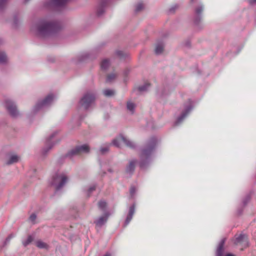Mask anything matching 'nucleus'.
Returning <instances> with one entry per match:
<instances>
[{
    "label": "nucleus",
    "mask_w": 256,
    "mask_h": 256,
    "mask_svg": "<svg viewBox=\"0 0 256 256\" xmlns=\"http://www.w3.org/2000/svg\"><path fill=\"white\" fill-rule=\"evenodd\" d=\"M18 160L19 157L17 155H12L10 157L9 160L6 162V164L10 165L18 162Z\"/></svg>",
    "instance_id": "b1692460"
},
{
    "label": "nucleus",
    "mask_w": 256,
    "mask_h": 256,
    "mask_svg": "<svg viewBox=\"0 0 256 256\" xmlns=\"http://www.w3.org/2000/svg\"><path fill=\"white\" fill-rule=\"evenodd\" d=\"M96 189V186L94 185L93 186H90L88 190V192H87V194H88V197H90V194H91V193L94 192V190H95Z\"/></svg>",
    "instance_id": "4c0bfd02"
},
{
    "label": "nucleus",
    "mask_w": 256,
    "mask_h": 256,
    "mask_svg": "<svg viewBox=\"0 0 256 256\" xmlns=\"http://www.w3.org/2000/svg\"><path fill=\"white\" fill-rule=\"evenodd\" d=\"M103 94L106 97H112L115 94V92L112 90L106 89L104 90Z\"/></svg>",
    "instance_id": "cd10ccee"
},
{
    "label": "nucleus",
    "mask_w": 256,
    "mask_h": 256,
    "mask_svg": "<svg viewBox=\"0 0 256 256\" xmlns=\"http://www.w3.org/2000/svg\"><path fill=\"white\" fill-rule=\"evenodd\" d=\"M90 58V54L88 52L82 54L77 57L78 61L79 62H84Z\"/></svg>",
    "instance_id": "4be33fe9"
},
{
    "label": "nucleus",
    "mask_w": 256,
    "mask_h": 256,
    "mask_svg": "<svg viewBox=\"0 0 256 256\" xmlns=\"http://www.w3.org/2000/svg\"><path fill=\"white\" fill-rule=\"evenodd\" d=\"M196 0H190V2L191 4H193V3L195 2H196Z\"/></svg>",
    "instance_id": "5fc2aeb1"
},
{
    "label": "nucleus",
    "mask_w": 256,
    "mask_h": 256,
    "mask_svg": "<svg viewBox=\"0 0 256 256\" xmlns=\"http://www.w3.org/2000/svg\"><path fill=\"white\" fill-rule=\"evenodd\" d=\"M4 104L6 110L12 117L16 118L18 116L19 112L17 106L14 101L10 99H6Z\"/></svg>",
    "instance_id": "1a4fd4ad"
},
{
    "label": "nucleus",
    "mask_w": 256,
    "mask_h": 256,
    "mask_svg": "<svg viewBox=\"0 0 256 256\" xmlns=\"http://www.w3.org/2000/svg\"><path fill=\"white\" fill-rule=\"evenodd\" d=\"M70 0H48L44 4V7L48 10L58 12L64 9Z\"/></svg>",
    "instance_id": "20e7f679"
},
{
    "label": "nucleus",
    "mask_w": 256,
    "mask_h": 256,
    "mask_svg": "<svg viewBox=\"0 0 256 256\" xmlns=\"http://www.w3.org/2000/svg\"><path fill=\"white\" fill-rule=\"evenodd\" d=\"M244 208V207L242 206L238 208V210H237V215L238 216H240L242 214Z\"/></svg>",
    "instance_id": "a19ab883"
},
{
    "label": "nucleus",
    "mask_w": 256,
    "mask_h": 256,
    "mask_svg": "<svg viewBox=\"0 0 256 256\" xmlns=\"http://www.w3.org/2000/svg\"><path fill=\"white\" fill-rule=\"evenodd\" d=\"M68 180V177L65 174L56 172L52 176L50 184L54 186L55 190L58 192L64 187Z\"/></svg>",
    "instance_id": "423d86ee"
},
{
    "label": "nucleus",
    "mask_w": 256,
    "mask_h": 256,
    "mask_svg": "<svg viewBox=\"0 0 256 256\" xmlns=\"http://www.w3.org/2000/svg\"><path fill=\"white\" fill-rule=\"evenodd\" d=\"M14 26L15 28H16L18 26V16L16 14L14 15V23H13Z\"/></svg>",
    "instance_id": "c9c22d12"
},
{
    "label": "nucleus",
    "mask_w": 256,
    "mask_h": 256,
    "mask_svg": "<svg viewBox=\"0 0 256 256\" xmlns=\"http://www.w3.org/2000/svg\"><path fill=\"white\" fill-rule=\"evenodd\" d=\"M14 236L12 234H10L4 240L3 245L2 246V248H4L6 246V245L9 244L10 240L13 238Z\"/></svg>",
    "instance_id": "72a5a7b5"
},
{
    "label": "nucleus",
    "mask_w": 256,
    "mask_h": 256,
    "mask_svg": "<svg viewBox=\"0 0 256 256\" xmlns=\"http://www.w3.org/2000/svg\"><path fill=\"white\" fill-rule=\"evenodd\" d=\"M150 83H149V82L145 83L144 84L139 86L138 88V90L140 92H146L150 88Z\"/></svg>",
    "instance_id": "a878e982"
},
{
    "label": "nucleus",
    "mask_w": 256,
    "mask_h": 256,
    "mask_svg": "<svg viewBox=\"0 0 256 256\" xmlns=\"http://www.w3.org/2000/svg\"><path fill=\"white\" fill-rule=\"evenodd\" d=\"M35 244L36 247L40 249H45L48 250L50 248V246L46 243L43 242L41 240H38L35 242Z\"/></svg>",
    "instance_id": "412c9836"
},
{
    "label": "nucleus",
    "mask_w": 256,
    "mask_h": 256,
    "mask_svg": "<svg viewBox=\"0 0 256 256\" xmlns=\"http://www.w3.org/2000/svg\"><path fill=\"white\" fill-rule=\"evenodd\" d=\"M178 8V5L176 4L174 6H172L169 9V12L170 13H174L176 10Z\"/></svg>",
    "instance_id": "79ce46f5"
},
{
    "label": "nucleus",
    "mask_w": 256,
    "mask_h": 256,
    "mask_svg": "<svg viewBox=\"0 0 256 256\" xmlns=\"http://www.w3.org/2000/svg\"><path fill=\"white\" fill-rule=\"evenodd\" d=\"M130 195L132 196L134 194V193L136 192V188H135L134 187V186L133 187H131L130 189Z\"/></svg>",
    "instance_id": "a18cd8bd"
},
{
    "label": "nucleus",
    "mask_w": 256,
    "mask_h": 256,
    "mask_svg": "<svg viewBox=\"0 0 256 256\" xmlns=\"http://www.w3.org/2000/svg\"><path fill=\"white\" fill-rule=\"evenodd\" d=\"M116 54L120 59H125L128 56V53L124 52L122 50L116 51Z\"/></svg>",
    "instance_id": "c756f323"
},
{
    "label": "nucleus",
    "mask_w": 256,
    "mask_h": 256,
    "mask_svg": "<svg viewBox=\"0 0 256 256\" xmlns=\"http://www.w3.org/2000/svg\"><path fill=\"white\" fill-rule=\"evenodd\" d=\"M110 213L109 212H105L104 216L100 217L98 219L94 222L96 226L101 227L107 222Z\"/></svg>",
    "instance_id": "4468645a"
},
{
    "label": "nucleus",
    "mask_w": 256,
    "mask_h": 256,
    "mask_svg": "<svg viewBox=\"0 0 256 256\" xmlns=\"http://www.w3.org/2000/svg\"><path fill=\"white\" fill-rule=\"evenodd\" d=\"M8 0H0V11L4 10L7 4Z\"/></svg>",
    "instance_id": "473e14b6"
},
{
    "label": "nucleus",
    "mask_w": 256,
    "mask_h": 256,
    "mask_svg": "<svg viewBox=\"0 0 256 256\" xmlns=\"http://www.w3.org/2000/svg\"><path fill=\"white\" fill-rule=\"evenodd\" d=\"M136 106L132 102H128L126 103V108L132 114H134Z\"/></svg>",
    "instance_id": "393cba45"
},
{
    "label": "nucleus",
    "mask_w": 256,
    "mask_h": 256,
    "mask_svg": "<svg viewBox=\"0 0 256 256\" xmlns=\"http://www.w3.org/2000/svg\"><path fill=\"white\" fill-rule=\"evenodd\" d=\"M36 218V215L35 214L33 213L30 216V220L31 222H34L35 221Z\"/></svg>",
    "instance_id": "c03bdc74"
},
{
    "label": "nucleus",
    "mask_w": 256,
    "mask_h": 256,
    "mask_svg": "<svg viewBox=\"0 0 256 256\" xmlns=\"http://www.w3.org/2000/svg\"><path fill=\"white\" fill-rule=\"evenodd\" d=\"M166 94V93H164V92H163V93H162V95H163V94Z\"/></svg>",
    "instance_id": "13d9d810"
},
{
    "label": "nucleus",
    "mask_w": 256,
    "mask_h": 256,
    "mask_svg": "<svg viewBox=\"0 0 256 256\" xmlns=\"http://www.w3.org/2000/svg\"><path fill=\"white\" fill-rule=\"evenodd\" d=\"M244 242H246V243L248 242V236L245 234H240L239 236L236 238L234 243L235 244H241Z\"/></svg>",
    "instance_id": "a211bd4d"
},
{
    "label": "nucleus",
    "mask_w": 256,
    "mask_h": 256,
    "mask_svg": "<svg viewBox=\"0 0 256 256\" xmlns=\"http://www.w3.org/2000/svg\"><path fill=\"white\" fill-rule=\"evenodd\" d=\"M108 172H110V173H112V172H114L113 170H112V168H108Z\"/></svg>",
    "instance_id": "3c124183"
},
{
    "label": "nucleus",
    "mask_w": 256,
    "mask_h": 256,
    "mask_svg": "<svg viewBox=\"0 0 256 256\" xmlns=\"http://www.w3.org/2000/svg\"><path fill=\"white\" fill-rule=\"evenodd\" d=\"M106 174V172H103L102 176H104Z\"/></svg>",
    "instance_id": "4d7b16f0"
},
{
    "label": "nucleus",
    "mask_w": 256,
    "mask_h": 256,
    "mask_svg": "<svg viewBox=\"0 0 256 256\" xmlns=\"http://www.w3.org/2000/svg\"><path fill=\"white\" fill-rule=\"evenodd\" d=\"M35 239V234H30L28 236L27 238L23 240L22 242V245L24 247L27 246L28 245L30 244L32 242L34 241Z\"/></svg>",
    "instance_id": "aec40b11"
},
{
    "label": "nucleus",
    "mask_w": 256,
    "mask_h": 256,
    "mask_svg": "<svg viewBox=\"0 0 256 256\" xmlns=\"http://www.w3.org/2000/svg\"><path fill=\"white\" fill-rule=\"evenodd\" d=\"M225 256H235L234 254H232V253H228L226 254Z\"/></svg>",
    "instance_id": "8fccbe9b"
},
{
    "label": "nucleus",
    "mask_w": 256,
    "mask_h": 256,
    "mask_svg": "<svg viewBox=\"0 0 256 256\" xmlns=\"http://www.w3.org/2000/svg\"><path fill=\"white\" fill-rule=\"evenodd\" d=\"M144 8V6L142 3L138 4L135 8V12H138L141 11Z\"/></svg>",
    "instance_id": "f704fd0d"
},
{
    "label": "nucleus",
    "mask_w": 256,
    "mask_h": 256,
    "mask_svg": "<svg viewBox=\"0 0 256 256\" xmlns=\"http://www.w3.org/2000/svg\"><path fill=\"white\" fill-rule=\"evenodd\" d=\"M110 0H102L98 4L97 10L96 14L98 16H101L104 13L106 8Z\"/></svg>",
    "instance_id": "f8f14e48"
},
{
    "label": "nucleus",
    "mask_w": 256,
    "mask_h": 256,
    "mask_svg": "<svg viewBox=\"0 0 256 256\" xmlns=\"http://www.w3.org/2000/svg\"><path fill=\"white\" fill-rule=\"evenodd\" d=\"M250 4L253 5L256 4V0H248Z\"/></svg>",
    "instance_id": "de8ad7c7"
},
{
    "label": "nucleus",
    "mask_w": 256,
    "mask_h": 256,
    "mask_svg": "<svg viewBox=\"0 0 256 256\" xmlns=\"http://www.w3.org/2000/svg\"><path fill=\"white\" fill-rule=\"evenodd\" d=\"M189 101L190 102V104L186 106H185L184 110L182 112V114L178 118L175 122V124L176 125L180 124L192 110L193 107L191 103L190 100H189Z\"/></svg>",
    "instance_id": "9b49d317"
},
{
    "label": "nucleus",
    "mask_w": 256,
    "mask_h": 256,
    "mask_svg": "<svg viewBox=\"0 0 256 256\" xmlns=\"http://www.w3.org/2000/svg\"><path fill=\"white\" fill-rule=\"evenodd\" d=\"M158 138L152 136L147 140L140 148L138 164L140 168L146 169L152 161V156L158 146Z\"/></svg>",
    "instance_id": "f257e3e1"
},
{
    "label": "nucleus",
    "mask_w": 256,
    "mask_h": 256,
    "mask_svg": "<svg viewBox=\"0 0 256 256\" xmlns=\"http://www.w3.org/2000/svg\"><path fill=\"white\" fill-rule=\"evenodd\" d=\"M120 138L128 147L130 148H136L135 144L132 142L128 140L122 134H120Z\"/></svg>",
    "instance_id": "6ab92c4d"
},
{
    "label": "nucleus",
    "mask_w": 256,
    "mask_h": 256,
    "mask_svg": "<svg viewBox=\"0 0 256 256\" xmlns=\"http://www.w3.org/2000/svg\"><path fill=\"white\" fill-rule=\"evenodd\" d=\"M253 192V191H250L249 193L246 194L244 198H243L242 203L244 207L246 206L250 202L252 198V195Z\"/></svg>",
    "instance_id": "5701e85b"
},
{
    "label": "nucleus",
    "mask_w": 256,
    "mask_h": 256,
    "mask_svg": "<svg viewBox=\"0 0 256 256\" xmlns=\"http://www.w3.org/2000/svg\"><path fill=\"white\" fill-rule=\"evenodd\" d=\"M110 66V61L108 59L104 60L100 64V68L102 70H106Z\"/></svg>",
    "instance_id": "bb28decb"
},
{
    "label": "nucleus",
    "mask_w": 256,
    "mask_h": 256,
    "mask_svg": "<svg viewBox=\"0 0 256 256\" xmlns=\"http://www.w3.org/2000/svg\"><path fill=\"white\" fill-rule=\"evenodd\" d=\"M109 151L108 146L101 148H100V152L101 154H104L108 152Z\"/></svg>",
    "instance_id": "58836bf2"
},
{
    "label": "nucleus",
    "mask_w": 256,
    "mask_h": 256,
    "mask_svg": "<svg viewBox=\"0 0 256 256\" xmlns=\"http://www.w3.org/2000/svg\"><path fill=\"white\" fill-rule=\"evenodd\" d=\"M96 97V92L88 91L84 94L80 100L79 104L85 110H88L95 102Z\"/></svg>",
    "instance_id": "39448f33"
},
{
    "label": "nucleus",
    "mask_w": 256,
    "mask_h": 256,
    "mask_svg": "<svg viewBox=\"0 0 256 256\" xmlns=\"http://www.w3.org/2000/svg\"><path fill=\"white\" fill-rule=\"evenodd\" d=\"M48 61L50 62H55V58L53 56L48 57Z\"/></svg>",
    "instance_id": "49530a36"
},
{
    "label": "nucleus",
    "mask_w": 256,
    "mask_h": 256,
    "mask_svg": "<svg viewBox=\"0 0 256 256\" xmlns=\"http://www.w3.org/2000/svg\"><path fill=\"white\" fill-rule=\"evenodd\" d=\"M164 44L162 40H158L156 44L154 52L156 55L162 54L164 51Z\"/></svg>",
    "instance_id": "dca6fc26"
},
{
    "label": "nucleus",
    "mask_w": 256,
    "mask_h": 256,
    "mask_svg": "<svg viewBox=\"0 0 256 256\" xmlns=\"http://www.w3.org/2000/svg\"><path fill=\"white\" fill-rule=\"evenodd\" d=\"M185 46L188 48L190 47V40L186 41L185 43Z\"/></svg>",
    "instance_id": "09e8293b"
},
{
    "label": "nucleus",
    "mask_w": 256,
    "mask_h": 256,
    "mask_svg": "<svg viewBox=\"0 0 256 256\" xmlns=\"http://www.w3.org/2000/svg\"><path fill=\"white\" fill-rule=\"evenodd\" d=\"M204 10V6L200 4L194 10L192 21L194 25L200 29L202 28L201 24L202 20V12Z\"/></svg>",
    "instance_id": "6e6552de"
},
{
    "label": "nucleus",
    "mask_w": 256,
    "mask_h": 256,
    "mask_svg": "<svg viewBox=\"0 0 256 256\" xmlns=\"http://www.w3.org/2000/svg\"><path fill=\"white\" fill-rule=\"evenodd\" d=\"M226 241V238H224L220 242L216 250V256H224Z\"/></svg>",
    "instance_id": "ddd939ff"
},
{
    "label": "nucleus",
    "mask_w": 256,
    "mask_h": 256,
    "mask_svg": "<svg viewBox=\"0 0 256 256\" xmlns=\"http://www.w3.org/2000/svg\"><path fill=\"white\" fill-rule=\"evenodd\" d=\"M29 0H24V2L26 4V3H27Z\"/></svg>",
    "instance_id": "6e6d98bb"
},
{
    "label": "nucleus",
    "mask_w": 256,
    "mask_h": 256,
    "mask_svg": "<svg viewBox=\"0 0 256 256\" xmlns=\"http://www.w3.org/2000/svg\"><path fill=\"white\" fill-rule=\"evenodd\" d=\"M104 256H111V254L109 252H106L104 255Z\"/></svg>",
    "instance_id": "864d4df0"
},
{
    "label": "nucleus",
    "mask_w": 256,
    "mask_h": 256,
    "mask_svg": "<svg viewBox=\"0 0 256 256\" xmlns=\"http://www.w3.org/2000/svg\"><path fill=\"white\" fill-rule=\"evenodd\" d=\"M112 144L114 146L118 148L120 146V144L118 140L117 139H114L112 141Z\"/></svg>",
    "instance_id": "37998d69"
},
{
    "label": "nucleus",
    "mask_w": 256,
    "mask_h": 256,
    "mask_svg": "<svg viewBox=\"0 0 256 256\" xmlns=\"http://www.w3.org/2000/svg\"><path fill=\"white\" fill-rule=\"evenodd\" d=\"M66 158H68V156H67V152L66 154L61 156L58 158V160H57L58 164H62L64 162L65 160V159Z\"/></svg>",
    "instance_id": "7c9ffc66"
},
{
    "label": "nucleus",
    "mask_w": 256,
    "mask_h": 256,
    "mask_svg": "<svg viewBox=\"0 0 256 256\" xmlns=\"http://www.w3.org/2000/svg\"><path fill=\"white\" fill-rule=\"evenodd\" d=\"M115 75L114 74H108L106 79V82H110L112 80H113L115 78Z\"/></svg>",
    "instance_id": "e433bc0d"
},
{
    "label": "nucleus",
    "mask_w": 256,
    "mask_h": 256,
    "mask_svg": "<svg viewBox=\"0 0 256 256\" xmlns=\"http://www.w3.org/2000/svg\"><path fill=\"white\" fill-rule=\"evenodd\" d=\"M136 204L134 203L129 208L128 213L124 223V226H126L131 221L135 212Z\"/></svg>",
    "instance_id": "2eb2a0df"
},
{
    "label": "nucleus",
    "mask_w": 256,
    "mask_h": 256,
    "mask_svg": "<svg viewBox=\"0 0 256 256\" xmlns=\"http://www.w3.org/2000/svg\"><path fill=\"white\" fill-rule=\"evenodd\" d=\"M6 62V56L4 52H0V63L4 64Z\"/></svg>",
    "instance_id": "2f4dec72"
},
{
    "label": "nucleus",
    "mask_w": 256,
    "mask_h": 256,
    "mask_svg": "<svg viewBox=\"0 0 256 256\" xmlns=\"http://www.w3.org/2000/svg\"><path fill=\"white\" fill-rule=\"evenodd\" d=\"M90 152V148L88 144H78L67 152V156L70 160L74 156H79L83 154H88Z\"/></svg>",
    "instance_id": "7ed1b4c3"
},
{
    "label": "nucleus",
    "mask_w": 256,
    "mask_h": 256,
    "mask_svg": "<svg viewBox=\"0 0 256 256\" xmlns=\"http://www.w3.org/2000/svg\"><path fill=\"white\" fill-rule=\"evenodd\" d=\"M58 134V132L55 131L46 138L45 142V146L42 150V154L44 156L46 155L49 150H50L56 144V142L52 141V140Z\"/></svg>",
    "instance_id": "9d476101"
},
{
    "label": "nucleus",
    "mask_w": 256,
    "mask_h": 256,
    "mask_svg": "<svg viewBox=\"0 0 256 256\" xmlns=\"http://www.w3.org/2000/svg\"><path fill=\"white\" fill-rule=\"evenodd\" d=\"M136 162V160H132L126 166L125 172L127 174H128L130 176H132L135 170Z\"/></svg>",
    "instance_id": "f3484780"
},
{
    "label": "nucleus",
    "mask_w": 256,
    "mask_h": 256,
    "mask_svg": "<svg viewBox=\"0 0 256 256\" xmlns=\"http://www.w3.org/2000/svg\"><path fill=\"white\" fill-rule=\"evenodd\" d=\"M54 98V94H50L43 100H38L34 106L32 110V112L34 114H36L42 108L50 106L53 102Z\"/></svg>",
    "instance_id": "0eeeda50"
},
{
    "label": "nucleus",
    "mask_w": 256,
    "mask_h": 256,
    "mask_svg": "<svg viewBox=\"0 0 256 256\" xmlns=\"http://www.w3.org/2000/svg\"><path fill=\"white\" fill-rule=\"evenodd\" d=\"M130 72V68H126L124 71V76L125 78L128 77Z\"/></svg>",
    "instance_id": "ea45409f"
},
{
    "label": "nucleus",
    "mask_w": 256,
    "mask_h": 256,
    "mask_svg": "<svg viewBox=\"0 0 256 256\" xmlns=\"http://www.w3.org/2000/svg\"><path fill=\"white\" fill-rule=\"evenodd\" d=\"M98 206L100 210L105 212H106L105 210L107 206V203L104 200H100L98 202Z\"/></svg>",
    "instance_id": "c85d7f7f"
},
{
    "label": "nucleus",
    "mask_w": 256,
    "mask_h": 256,
    "mask_svg": "<svg viewBox=\"0 0 256 256\" xmlns=\"http://www.w3.org/2000/svg\"><path fill=\"white\" fill-rule=\"evenodd\" d=\"M168 36V34L166 33V34H164L162 36V37H163L164 38H166Z\"/></svg>",
    "instance_id": "603ef678"
},
{
    "label": "nucleus",
    "mask_w": 256,
    "mask_h": 256,
    "mask_svg": "<svg viewBox=\"0 0 256 256\" xmlns=\"http://www.w3.org/2000/svg\"><path fill=\"white\" fill-rule=\"evenodd\" d=\"M60 29V25L56 22L41 20L36 26V34L45 38L57 33Z\"/></svg>",
    "instance_id": "f03ea898"
}]
</instances>
